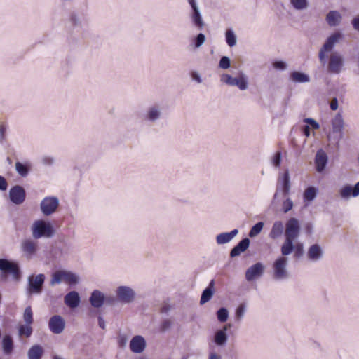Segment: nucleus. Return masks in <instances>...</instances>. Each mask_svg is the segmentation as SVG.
<instances>
[{
	"label": "nucleus",
	"instance_id": "nucleus-1",
	"mask_svg": "<svg viewBox=\"0 0 359 359\" xmlns=\"http://www.w3.org/2000/svg\"><path fill=\"white\" fill-rule=\"evenodd\" d=\"M300 233L299 220L294 217L289 219L285 224V241L281 245V255L288 256L292 252L293 243Z\"/></svg>",
	"mask_w": 359,
	"mask_h": 359
},
{
	"label": "nucleus",
	"instance_id": "nucleus-2",
	"mask_svg": "<svg viewBox=\"0 0 359 359\" xmlns=\"http://www.w3.org/2000/svg\"><path fill=\"white\" fill-rule=\"evenodd\" d=\"M272 278L274 280L280 282L288 280L290 273L288 270V259L281 255L277 257L272 264Z\"/></svg>",
	"mask_w": 359,
	"mask_h": 359
},
{
	"label": "nucleus",
	"instance_id": "nucleus-3",
	"mask_svg": "<svg viewBox=\"0 0 359 359\" xmlns=\"http://www.w3.org/2000/svg\"><path fill=\"white\" fill-rule=\"evenodd\" d=\"M32 235L34 238H50L55 234V229L53 225L43 219L36 220L32 226Z\"/></svg>",
	"mask_w": 359,
	"mask_h": 359
},
{
	"label": "nucleus",
	"instance_id": "nucleus-4",
	"mask_svg": "<svg viewBox=\"0 0 359 359\" xmlns=\"http://www.w3.org/2000/svg\"><path fill=\"white\" fill-rule=\"evenodd\" d=\"M220 81L229 86H237L241 90H245L248 88V76L243 72H240L237 77H233L229 74H222Z\"/></svg>",
	"mask_w": 359,
	"mask_h": 359
},
{
	"label": "nucleus",
	"instance_id": "nucleus-5",
	"mask_svg": "<svg viewBox=\"0 0 359 359\" xmlns=\"http://www.w3.org/2000/svg\"><path fill=\"white\" fill-rule=\"evenodd\" d=\"M343 34L339 32L332 33L327 38L325 43L323 45L318 53V58L321 64L326 62V53L331 52L335 45L342 39Z\"/></svg>",
	"mask_w": 359,
	"mask_h": 359
},
{
	"label": "nucleus",
	"instance_id": "nucleus-6",
	"mask_svg": "<svg viewBox=\"0 0 359 359\" xmlns=\"http://www.w3.org/2000/svg\"><path fill=\"white\" fill-rule=\"evenodd\" d=\"M45 279V275L43 273L29 276L27 278V285L26 288L27 294L29 296L40 294L42 292Z\"/></svg>",
	"mask_w": 359,
	"mask_h": 359
},
{
	"label": "nucleus",
	"instance_id": "nucleus-7",
	"mask_svg": "<svg viewBox=\"0 0 359 359\" xmlns=\"http://www.w3.org/2000/svg\"><path fill=\"white\" fill-rule=\"evenodd\" d=\"M162 117V107L158 104L149 106L142 115L143 121L149 124H156Z\"/></svg>",
	"mask_w": 359,
	"mask_h": 359
},
{
	"label": "nucleus",
	"instance_id": "nucleus-8",
	"mask_svg": "<svg viewBox=\"0 0 359 359\" xmlns=\"http://www.w3.org/2000/svg\"><path fill=\"white\" fill-rule=\"evenodd\" d=\"M0 271L10 273L16 281H19L21 278L20 266L15 262L0 259Z\"/></svg>",
	"mask_w": 359,
	"mask_h": 359
},
{
	"label": "nucleus",
	"instance_id": "nucleus-9",
	"mask_svg": "<svg viewBox=\"0 0 359 359\" xmlns=\"http://www.w3.org/2000/svg\"><path fill=\"white\" fill-rule=\"evenodd\" d=\"M290 177L289 170H286L284 173L279 175L278 179L276 191L273 195V200L276 199L279 192H282L283 196H287L290 191Z\"/></svg>",
	"mask_w": 359,
	"mask_h": 359
},
{
	"label": "nucleus",
	"instance_id": "nucleus-10",
	"mask_svg": "<svg viewBox=\"0 0 359 359\" xmlns=\"http://www.w3.org/2000/svg\"><path fill=\"white\" fill-rule=\"evenodd\" d=\"M59 199L56 196L45 197L40 203V210L44 216L53 214L59 207Z\"/></svg>",
	"mask_w": 359,
	"mask_h": 359
},
{
	"label": "nucleus",
	"instance_id": "nucleus-11",
	"mask_svg": "<svg viewBox=\"0 0 359 359\" xmlns=\"http://www.w3.org/2000/svg\"><path fill=\"white\" fill-rule=\"evenodd\" d=\"M344 63L343 56L338 52H334L329 58L327 70L330 73L338 74L341 72Z\"/></svg>",
	"mask_w": 359,
	"mask_h": 359
},
{
	"label": "nucleus",
	"instance_id": "nucleus-12",
	"mask_svg": "<svg viewBox=\"0 0 359 359\" xmlns=\"http://www.w3.org/2000/svg\"><path fill=\"white\" fill-rule=\"evenodd\" d=\"M9 199L15 205L22 204L26 198V191L20 185H15L9 190Z\"/></svg>",
	"mask_w": 359,
	"mask_h": 359
},
{
	"label": "nucleus",
	"instance_id": "nucleus-13",
	"mask_svg": "<svg viewBox=\"0 0 359 359\" xmlns=\"http://www.w3.org/2000/svg\"><path fill=\"white\" fill-rule=\"evenodd\" d=\"M117 299L124 304H130L133 302L135 298V292L128 286H119L116 291Z\"/></svg>",
	"mask_w": 359,
	"mask_h": 359
},
{
	"label": "nucleus",
	"instance_id": "nucleus-14",
	"mask_svg": "<svg viewBox=\"0 0 359 359\" xmlns=\"http://www.w3.org/2000/svg\"><path fill=\"white\" fill-rule=\"evenodd\" d=\"M333 133L338 135V141L344 138V128L345 122L341 113H337L331 120Z\"/></svg>",
	"mask_w": 359,
	"mask_h": 359
},
{
	"label": "nucleus",
	"instance_id": "nucleus-15",
	"mask_svg": "<svg viewBox=\"0 0 359 359\" xmlns=\"http://www.w3.org/2000/svg\"><path fill=\"white\" fill-rule=\"evenodd\" d=\"M264 272V266L261 262H257L250 266L245 271V279L251 282L261 277Z\"/></svg>",
	"mask_w": 359,
	"mask_h": 359
},
{
	"label": "nucleus",
	"instance_id": "nucleus-16",
	"mask_svg": "<svg viewBox=\"0 0 359 359\" xmlns=\"http://www.w3.org/2000/svg\"><path fill=\"white\" fill-rule=\"evenodd\" d=\"M48 326L53 333L58 334L62 333L64 330L65 322L62 316L55 315L50 318Z\"/></svg>",
	"mask_w": 359,
	"mask_h": 359
},
{
	"label": "nucleus",
	"instance_id": "nucleus-17",
	"mask_svg": "<svg viewBox=\"0 0 359 359\" xmlns=\"http://www.w3.org/2000/svg\"><path fill=\"white\" fill-rule=\"evenodd\" d=\"M323 250L322 247L317 243L311 245L307 250V259L312 262H317L323 257Z\"/></svg>",
	"mask_w": 359,
	"mask_h": 359
},
{
	"label": "nucleus",
	"instance_id": "nucleus-18",
	"mask_svg": "<svg viewBox=\"0 0 359 359\" xmlns=\"http://www.w3.org/2000/svg\"><path fill=\"white\" fill-rule=\"evenodd\" d=\"M231 327V324H226L222 329L218 330L215 332L213 341L217 346H224L226 345L228 340V334L226 332Z\"/></svg>",
	"mask_w": 359,
	"mask_h": 359
},
{
	"label": "nucleus",
	"instance_id": "nucleus-19",
	"mask_svg": "<svg viewBox=\"0 0 359 359\" xmlns=\"http://www.w3.org/2000/svg\"><path fill=\"white\" fill-rule=\"evenodd\" d=\"M129 346L132 352L140 353H142L146 348V341L142 336L136 335L132 338Z\"/></svg>",
	"mask_w": 359,
	"mask_h": 359
},
{
	"label": "nucleus",
	"instance_id": "nucleus-20",
	"mask_svg": "<svg viewBox=\"0 0 359 359\" xmlns=\"http://www.w3.org/2000/svg\"><path fill=\"white\" fill-rule=\"evenodd\" d=\"M327 156L323 149L317 151L315 156V164L317 172H322L327 163Z\"/></svg>",
	"mask_w": 359,
	"mask_h": 359
},
{
	"label": "nucleus",
	"instance_id": "nucleus-21",
	"mask_svg": "<svg viewBox=\"0 0 359 359\" xmlns=\"http://www.w3.org/2000/svg\"><path fill=\"white\" fill-rule=\"evenodd\" d=\"M250 241L248 238H243L230 251V257L233 258L244 252L249 247Z\"/></svg>",
	"mask_w": 359,
	"mask_h": 359
},
{
	"label": "nucleus",
	"instance_id": "nucleus-22",
	"mask_svg": "<svg viewBox=\"0 0 359 359\" xmlns=\"http://www.w3.org/2000/svg\"><path fill=\"white\" fill-rule=\"evenodd\" d=\"M64 301L68 307L75 309L79 306L81 298L76 291H71L65 296Z\"/></svg>",
	"mask_w": 359,
	"mask_h": 359
},
{
	"label": "nucleus",
	"instance_id": "nucleus-23",
	"mask_svg": "<svg viewBox=\"0 0 359 359\" xmlns=\"http://www.w3.org/2000/svg\"><path fill=\"white\" fill-rule=\"evenodd\" d=\"M190 18L192 24L198 29L201 30L205 26V22L202 18L199 8L191 9Z\"/></svg>",
	"mask_w": 359,
	"mask_h": 359
},
{
	"label": "nucleus",
	"instance_id": "nucleus-24",
	"mask_svg": "<svg viewBox=\"0 0 359 359\" xmlns=\"http://www.w3.org/2000/svg\"><path fill=\"white\" fill-rule=\"evenodd\" d=\"M22 250L27 257H31L37 251V244L31 239H26L21 244Z\"/></svg>",
	"mask_w": 359,
	"mask_h": 359
},
{
	"label": "nucleus",
	"instance_id": "nucleus-25",
	"mask_svg": "<svg viewBox=\"0 0 359 359\" xmlns=\"http://www.w3.org/2000/svg\"><path fill=\"white\" fill-rule=\"evenodd\" d=\"M89 301L94 308H100L104 304V295L100 290H95L92 292Z\"/></svg>",
	"mask_w": 359,
	"mask_h": 359
},
{
	"label": "nucleus",
	"instance_id": "nucleus-26",
	"mask_svg": "<svg viewBox=\"0 0 359 359\" xmlns=\"http://www.w3.org/2000/svg\"><path fill=\"white\" fill-rule=\"evenodd\" d=\"M2 351L4 355H10L14 349L13 337L10 334H5L1 341Z\"/></svg>",
	"mask_w": 359,
	"mask_h": 359
},
{
	"label": "nucleus",
	"instance_id": "nucleus-27",
	"mask_svg": "<svg viewBox=\"0 0 359 359\" xmlns=\"http://www.w3.org/2000/svg\"><path fill=\"white\" fill-rule=\"evenodd\" d=\"M238 233V230L235 229L230 232L221 233L216 236V242L218 245H224L229 243Z\"/></svg>",
	"mask_w": 359,
	"mask_h": 359
},
{
	"label": "nucleus",
	"instance_id": "nucleus-28",
	"mask_svg": "<svg viewBox=\"0 0 359 359\" xmlns=\"http://www.w3.org/2000/svg\"><path fill=\"white\" fill-rule=\"evenodd\" d=\"M326 22L330 27L338 26L342 20V16L337 11H331L326 15Z\"/></svg>",
	"mask_w": 359,
	"mask_h": 359
},
{
	"label": "nucleus",
	"instance_id": "nucleus-29",
	"mask_svg": "<svg viewBox=\"0 0 359 359\" xmlns=\"http://www.w3.org/2000/svg\"><path fill=\"white\" fill-rule=\"evenodd\" d=\"M290 80L295 83H305L311 81L310 76L304 72L293 71L290 74Z\"/></svg>",
	"mask_w": 359,
	"mask_h": 359
},
{
	"label": "nucleus",
	"instance_id": "nucleus-30",
	"mask_svg": "<svg viewBox=\"0 0 359 359\" xmlns=\"http://www.w3.org/2000/svg\"><path fill=\"white\" fill-rule=\"evenodd\" d=\"M69 21L74 27L82 28L86 25L87 21L85 17L77 13H72L69 17Z\"/></svg>",
	"mask_w": 359,
	"mask_h": 359
},
{
	"label": "nucleus",
	"instance_id": "nucleus-31",
	"mask_svg": "<svg viewBox=\"0 0 359 359\" xmlns=\"http://www.w3.org/2000/svg\"><path fill=\"white\" fill-rule=\"evenodd\" d=\"M43 354V349L40 345L36 344L30 347L27 351L28 359H41Z\"/></svg>",
	"mask_w": 359,
	"mask_h": 359
},
{
	"label": "nucleus",
	"instance_id": "nucleus-32",
	"mask_svg": "<svg viewBox=\"0 0 359 359\" xmlns=\"http://www.w3.org/2000/svg\"><path fill=\"white\" fill-rule=\"evenodd\" d=\"M213 287L214 280H211L210 283H209V285L202 292L200 300L201 304H204L210 300L214 293Z\"/></svg>",
	"mask_w": 359,
	"mask_h": 359
},
{
	"label": "nucleus",
	"instance_id": "nucleus-33",
	"mask_svg": "<svg viewBox=\"0 0 359 359\" xmlns=\"http://www.w3.org/2000/svg\"><path fill=\"white\" fill-rule=\"evenodd\" d=\"M247 309L248 305L246 303L242 302L239 304L235 310L234 319L236 323H240L243 320Z\"/></svg>",
	"mask_w": 359,
	"mask_h": 359
},
{
	"label": "nucleus",
	"instance_id": "nucleus-34",
	"mask_svg": "<svg viewBox=\"0 0 359 359\" xmlns=\"http://www.w3.org/2000/svg\"><path fill=\"white\" fill-rule=\"evenodd\" d=\"M15 170L22 177L27 176L30 169H31V163L29 162L21 163L16 162L15 165Z\"/></svg>",
	"mask_w": 359,
	"mask_h": 359
},
{
	"label": "nucleus",
	"instance_id": "nucleus-35",
	"mask_svg": "<svg viewBox=\"0 0 359 359\" xmlns=\"http://www.w3.org/2000/svg\"><path fill=\"white\" fill-rule=\"evenodd\" d=\"M283 232V224L280 221H276L273 224L269 236L273 239L279 238Z\"/></svg>",
	"mask_w": 359,
	"mask_h": 359
},
{
	"label": "nucleus",
	"instance_id": "nucleus-36",
	"mask_svg": "<svg viewBox=\"0 0 359 359\" xmlns=\"http://www.w3.org/2000/svg\"><path fill=\"white\" fill-rule=\"evenodd\" d=\"M63 281L69 285H76L79 281V277L74 273L63 271Z\"/></svg>",
	"mask_w": 359,
	"mask_h": 359
},
{
	"label": "nucleus",
	"instance_id": "nucleus-37",
	"mask_svg": "<svg viewBox=\"0 0 359 359\" xmlns=\"http://www.w3.org/2000/svg\"><path fill=\"white\" fill-rule=\"evenodd\" d=\"M317 194L318 189L310 186L305 189L303 194V198L305 201H312L316 198Z\"/></svg>",
	"mask_w": 359,
	"mask_h": 359
},
{
	"label": "nucleus",
	"instance_id": "nucleus-38",
	"mask_svg": "<svg viewBox=\"0 0 359 359\" xmlns=\"http://www.w3.org/2000/svg\"><path fill=\"white\" fill-rule=\"evenodd\" d=\"M290 2L292 7L297 11L304 10L309 6L308 0H290Z\"/></svg>",
	"mask_w": 359,
	"mask_h": 359
},
{
	"label": "nucleus",
	"instance_id": "nucleus-39",
	"mask_svg": "<svg viewBox=\"0 0 359 359\" xmlns=\"http://www.w3.org/2000/svg\"><path fill=\"white\" fill-rule=\"evenodd\" d=\"M216 315H217V320L220 323H225L227 321V320L229 318V311L226 308L221 307L217 310Z\"/></svg>",
	"mask_w": 359,
	"mask_h": 359
},
{
	"label": "nucleus",
	"instance_id": "nucleus-40",
	"mask_svg": "<svg viewBox=\"0 0 359 359\" xmlns=\"http://www.w3.org/2000/svg\"><path fill=\"white\" fill-rule=\"evenodd\" d=\"M225 36H226V43L230 47H233L234 46H236V41H237L236 36L234 32L231 29H228L226 32Z\"/></svg>",
	"mask_w": 359,
	"mask_h": 359
},
{
	"label": "nucleus",
	"instance_id": "nucleus-41",
	"mask_svg": "<svg viewBox=\"0 0 359 359\" xmlns=\"http://www.w3.org/2000/svg\"><path fill=\"white\" fill-rule=\"evenodd\" d=\"M354 187L351 185H345L340 190V195L343 198H348L351 196L353 197Z\"/></svg>",
	"mask_w": 359,
	"mask_h": 359
},
{
	"label": "nucleus",
	"instance_id": "nucleus-42",
	"mask_svg": "<svg viewBox=\"0 0 359 359\" xmlns=\"http://www.w3.org/2000/svg\"><path fill=\"white\" fill-rule=\"evenodd\" d=\"M30 325L26 323L25 325H20L18 330L19 335L29 337L32 333V328Z\"/></svg>",
	"mask_w": 359,
	"mask_h": 359
},
{
	"label": "nucleus",
	"instance_id": "nucleus-43",
	"mask_svg": "<svg viewBox=\"0 0 359 359\" xmlns=\"http://www.w3.org/2000/svg\"><path fill=\"white\" fill-rule=\"evenodd\" d=\"M264 223L262 222L256 223L250 230L249 236L251 238L255 237L262 231Z\"/></svg>",
	"mask_w": 359,
	"mask_h": 359
},
{
	"label": "nucleus",
	"instance_id": "nucleus-44",
	"mask_svg": "<svg viewBox=\"0 0 359 359\" xmlns=\"http://www.w3.org/2000/svg\"><path fill=\"white\" fill-rule=\"evenodd\" d=\"M63 271H57L55 272L50 280V285H54L55 284L61 283L63 281Z\"/></svg>",
	"mask_w": 359,
	"mask_h": 359
},
{
	"label": "nucleus",
	"instance_id": "nucleus-45",
	"mask_svg": "<svg viewBox=\"0 0 359 359\" xmlns=\"http://www.w3.org/2000/svg\"><path fill=\"white\" fill-rule=\"evenodd\" d=\"M23 318L27 324H32L33 322V313L31 306L25 308Z\"/></svg>",
	"mask_w": 359,
	"mask_h": 359
},
{
	"label": "nucleus",
	"instance_id": "nucleus-46",
	"mask_svg": "<svg viewBox=\"0 0 359 359\" xmlns=\"http://www.w3.org/2000/svg\"><path fill=\"white\" fill-rule=\"evenodd\" d=\"M205 41V36L203 33H199L194 39V47L200 48Z\"/></svg>",
	"mask_w": 359,
	"mask_h": 359
},
{
	"label": "nucleus",
	"instance_id": "nucleus-47",
	"mask_svg": "<svg viewBox=\"0 0 359 359\" xmlns=\"http://www.w3.org/2000/svg\"><path fill=\"white\" fill-rule=\"evenodd\" d=\"M231 67V60L227 56H222L219 62V67L222 69H227Z\"/></svg>",
	"mask_w": 359,
	"mask_h": 359
},
{
	"label": "nucleus",
	"instance_id": "nucleus-48",
	"mask_svg": "<svg viewBox=\"0 0 359 359\" xmlns=\"http://www.w3.org/2000/svg\"><path fill=\"white\" fill-rule=\"evenodd\" d=\"M273 67L276 70L284 71L287 68V64L283 60H275L272 62Z\"/></svg>",
	"mask_w": 359,
	"mask_h": 359
},
{
	"label": "nucleus",
	"instance_id": "nucleus-49",
	"mask_svg": "<svg viewBox=\"0 0 359 359\" xmlns=\"http://www.w3.org/2000/svg\"><path fill=\"white\" fill-rule=\"evenodd\" d=\"M294 206L293 201L290 198H286L283 202L282 205L283 211L284 213L288 212L290 210L292 209Z\"/></svg>",
	"mask_w": 359,
	"mask_h": 359
},
{
	"label": "nucleus",
	"instance_id": "nucleus-50",
	"mask_svg": "<svg viewBox=\"0 0 359 359\" xmlns=\"http://www.w3.org/2000/svg\"><path fill=\"white\" fill-rule=\"evenodd\" d=\"M292 247V252L294 251V257L297 258L302 257L303 255V244L297 243V245H294L293 243Z\"/></svg>",
	"mask_w": 359,
	"mask_h": 359
},
{
	"label": "nucleus",
	"instance_id": "nucleus-51",
	"mask_svg": "<svg viewBox=\"0 0 359 359\" xmlns=\"http://www.w3.org/2000/svg\"><path fill=\"white\" fill-rule=\"evenodd\" d=\"M282 161V154L280 151H277L271 159V163L275 167H279Z\"/></svg>",
	"mask_w": 359,
	"mask_h": 359
},
{
	"label": "nucleus",
	"instance_id": "nucleus-52",
	"mask_svg": "<svg viewBox=\"0 0 359 359\" xmlns=\"http://www.w3.org/2000/svg\"><path fill=\"white\" fill-rule=\"evenodd\" d=\"M304 122L307 123L313 130H318L320 128V124L312 118H306L304 119Z\"/></svg>",
	"mask_w": 359,
	"mask_h": 359
},
{
	"label": "nucleus",
	"instance_id": "nucleus-53",
	"mask_svg": "<svg viewBox=\"0 0 359 359\" xmlns=\"http://www.w3.org/2000/svg\"><path fill=\"white\" fill-rule=\"evenodd\" d=\"M172 326V322L169 319H165L162 321L160 330L161 332H164L169 330Z\"/></svg>",
	"mask_w": 359,
	"mask_h": 359
},
{
	"label": "nucleus",
	"instance_id": "nucleus-54",
	"mask_svg": "<svg viewBox=\"0 0 359 359\" xmlns=\"http://www.w3.org/2000/svg\"><path fill=\"white\" fill-rule=\"evenodd\" d=\"M8 129V126L4 123H0V142L2 143L5 139V134Z\"/></svg>",
	"mask_w": 359,
	"mask_h": 359
},
{
	"label": "nucleus",
	"instance_id": "nucleus-55",
	"mask_svg": "<svg viewBox=\"0 0 359 359\" xmlns=\"http://www.w3.org/2000/svg\"><path fill=\"white\" fill-rule=\"evenodd\" d=\"M55 162V159L50 156H44L41 158V163L45 165H52Z\"/></svg>",
	"mask_w": 359,
	"mask_h": 359
},
{
	"label": "nucleus",
	"instance_id": "nucleus-56",
	"mask_svg": "<svg viewBox=\"0 0 359 359\" xmlns=\"http://www.w3.org/2000/svg\"><path fill=\"white\" fill-rule=\"evenodd\" d=\"M128 343V337L126 334H120L118 337V344L121 348H124Z\"/></svg>",
	"mask_w": 359,
	"mask_h": 359
},
{
	"label": "nucleus",
	"instance_id": "nucleus-57",
	"mask_svg": "<svg viewBox=\"0 0 359 359\" xmlns=\"http://www.w3.org/2000/svg\"><path fill=\"white\" fill-rule=\"evenodd\" d=\"M191 78L193 81H196L198 83H201L203 82V80L201 79V76L200 74L196 71H192L190 73Z\"/></svg>",
	"mask_w": 359,
	"mask_h": 359
},
{
	"label": "nucleus",
	"instance_id": "nucleus-58",
	"mask_svg": "<svg viewBox=\"0 0 359 359\" xmlns=\"http://www.w3.org/2000/svg\"><path fill=\"white\" fill-rule=\"evenodd\" d=\"M8 188V182L6 179L0 175V191H6Z\"/></svg>",
	"mask_w": 359,
	"mask_h": 359
},
{
	"label": "nucleus",
	"instance_id": "nucleus-59",
	"mask_svg": "<svg viewBox=\"0 0 359 359\" xmlns=\"http://www.w3.org/2000/svg\"><path fill=\"white\" fill-rule=\"evenodd\" d=\"M339 104H338V100L337 97L332 98L330 104V107L332 111H335L338 109Z\"/></svg>",
	"mask_w": 359,
	"mask_h": 359
},
{
	"label": "nucleus",
	"instance_id": "nucleus-60",
	"mask_svg": "<svg viewBox=\"0 0 359 359\" xmlns=\"http://www.w3.org/2000/svg\"><path fill=\"white\" fill-rule=\"evenodd\" d=\"M352 25L353 27V28L358 31L359 32V15H358L357 17L354 18L353 20H352Z\"/></svg>",
	"mask_w": 359,
	"mask_h": 359
},
{
	"label": "nucleus",
	"instance_id": "nucleus-61",
	"mask_svg": "<svg viewBox=\"0 0 359 359\" xmlns=\"http://www.w3.org/2000/svg\"><path fill=\"white\" fill-rule=\"evenodd\" d=\"M310 129L311 128L309 125H305L302 127V132L306 137H309L311 135Z\"/></svg>",
	"mask_w": 359,
	"mask_h": 359
},
{
	"label": "nucleus",
	"instance_id": "nucleus-62",
	"mask_svg": "<svg viewBox=\"0 0 359 359\" xmlns=\"http://www.w3.org/2000/svg\"><path fill=\"white\" fill-rule=\"evenodd\" d=\"M98 325L103 330H104L106 327L105 321L101 316H98Z\"/></svg>",
	"mask_w": 359,
	"mask_h": 359
},
{
	"label": "nucleus",
	"instance_id": "nucleus-63",
	"mask_svg": "<svg viewBox=\"0 0 359 359\" xmlns=\"http://www.w3.org/2000/svg\"><path fill=\"white\" fill-rule=\"evenodd\" d=\"M115 301L116 299L113 297H104V303H106L107 304L112 305L114 304Z\"/></svg>",
	"mask_w": 359,
	"mask_h": 359
},
{
	"label": "nucleus",
	"instance_id": "nucleus-64",
	"mask_svg": "<svg viewBox=\"0 0 359 359\" xmlns=\"http://www.w3.org/2000/svg\"><path fill=\"white\" fill-rule=\"evenodd\" d=\"M353 187H354L353 197H356L359 195V181Z\"/></svg>",
	"mask_w": 359,
	"mask_h": 359
}]
</instances>
